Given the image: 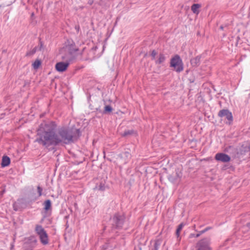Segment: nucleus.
Returning a JSON list of instances; mask_svg holds the SVG:
<instances>
[{
    "instance_id": "1",
    "label": "nucleus",
    "mask_w": 250,
    "mask_h": 250,
    "mask_svg": "<svg viewBox=\"0 0 250 250\" xmlns=\"http://www.w3.org/2000/svg\"><path fill=\"white\" fill-rule=\"evenodd\" d=\"M54 121L42 123L37 130L35 142L45 148L60 144L69 145L76 142L81 135L79 129L62 126L57 129Z\"/></svg>"
},
{
    "instance_id": "2",
    "label": "nucleus",
    "mask_w": 250,
    "mask_h": 250,
    "mask_svg": "<svg viewBox=\"0 0 250 250\" xmlns=\"http://www.w3.org/2000/svg\"><path fill=\"white\" fill-rule=\"evenodd\" d=\"M125 221V215L124 213L116 212L111 218L112 229H120Z\"/></svg>"
},
{
    "instance_id": "3",
    "label": "nucleus",
    "mask_w": 250,
    "mask_h": 250,
    "mask_svg": "<svg viewBox=\"0 0 250 250\" xmlns=\"http://www.w3.org/2000/svg\"><path fill=\"white\" fill-rule=\"evenodd\" d=\"M35 231L39 236L41 243L43 245H46L49 243L48 236L43 227L41 225H36Z\"/></svg>"
},
{
    "instance_id": "4",
    "label": "nucleus",
    "mask_w": 250,
    "mask_h": 250,
    "mask_svg": "<svg viewBox=\"0 0 250 250\" xmlns=\"http://www.w3.org/2000/svg\"><path fill=\"white\" fill-rule=\"evenodd\" d=\"M170 66L173 67L174 70L178 73L184 69L182 60L178 55H176L171 59Z\"/></svg>"
},
{
    "instance_id": "5",
    "label": "nucleus",
    "mask_w": 250,
    "mask_h": 250,
    "mask_svg": "<svg viewBox=\"0 0 250 250\" xmlns=\"http://www.w3.org/2000/svg\"><path fill=\"white\" fill-rule=\"evenodd\" d=\"M210 245V238L205 237L197 242L195 248L196 250H212Z\"/></svg>"
},
{
    "instance_id": "6",
    "label": "nucleus",
    "mask_w": 250,
    "mask_h": 250,
    "mask_svg": "<svg viewBox=\"0 0 250 250\" xmlns=\"http://www.w3.org/2000/svg\"><path fill=\"white\" fill-rule=\"evenodd\" d=\"M37 240L35 236L32 235L24 238L23 245L24 250H33L37 246Z\"/></svg>"
},
{
    "instance_id": "7",
    "label": "nucleus",
    "mask_w": 250,
    "mask_h": 250,
    "mask_svg": "<svg viewBox=\"0 0 250 250\" xmlns=\"http://www.w3.org/2000/svg\"><path fill=\"white\" fill-rule=\"evenodd\" d=\"M218 116L221 118L225 117L229 121V124H230V123L233 121V116L231 112L227 109H223L220 110L218 113Z\"/></svg>"
},
{
    "instance_id": "8",
    "label": "nucleus",
    "mask_w": 250,
    "mask_h": 250,
    "mask_svg": "<svg viewBox=\"0 0 250 250\" xmlns=\"http://www.w3.org/2000/svg\"><path fill=\"white\" fill-rule=\"evenodd\" d=\"M215 159L219 162L227 163L230 161V157L224 153H217L215 156Z\"/></svg>"
},
{
    "instance_id": "9",
    "label": "nucleus",
    "mask_w": 250,
    "mask_h": 250,
    "mask_svg": "<svg viewBox=\"0 0 250 250\" xmlns=\"http://www.w3.org/2000/svg\"><path fill=\"white\" fill-rule=\"evenodd\" d=\"M69 65V62H59L56 64L55 68L58 72H62L67 69Z\"/></svg>"
},
{
    "instance_id": "10",
    "label": "nucleus",
    "mask_w": 250,
    "mask_h": 250,
    "mask_svg": "<svg viewBox=\"0 0 250 250\" xmlns=\"http://www.w3.org/2000/svg\"><path fill=\"white\" fill-rule=\"evenodd\" d=\"M224 151L232 154L234 157H237L238 149L233 146H228L224 149Z\"/></svg>"
},
{
    "instance_id": "11",
    "label": "nucleus",
    "mask_w": 250,
    "mask_h": 250,
    "mask_svg": "<svg viewBox=\"0 0 250 250\" xmlns=\"http://www.w3.org/2000/svg\"><path fill=\"white\" fill-rule=\"evenodd\" d=\"M250 151V147L248 145H243L241 146L239 150L237 151V157L240 155H246L247 153L249 152Z\"/></svg>"
},
{
    "instance_id": "12",
    "label": "nucleus",
    "mask_w": 250,
    "mask_h": 250,
    "mask_svg": "<svg viewBox=\"0 0 250 250\" xmlns=\"http://www.w3.org/2000/svg\"><path fill=\"white\" fill-rule=\"evenodd\" d=\"M201 56L200 55L191 58L190 59V64L193 67H198L200 64V60Z\"/></svg>"
},
{
    "instance_id": "13",
    "label": "nucleus",
    "mask_w": 250,
    "mask_h": 250,
    "mask_svg": "<svg viewBox=\"0 0 250 250\" xmlns=\"http://www.w3.org/2000/svg\"><path fill=\"white\" fill-rule=\"evenodd\" d=\"M166 60V57L163 53L159 54L158 58L155 60V63L156 64H162Z\"/></svg>"
},
{
    "instance_id": "14",
    "label": "nucleus",
    "mask_w": 250,
    "mask_h": 250,
    "mask_svg": "<svg viewBox=\"0 0 250 250\" xmlns=\"http://www.w3.org/2000/svg\"><path fill=\"white\" fill-rule=\"evenodd\" d=\"M10 163V159L7 156H4L2 159L1 165L2 167H5L9 165Z\"/></svg>"
},
{
    "instance_id": "15",
    "label": "nucleus",
    "mask_w": 250,
    "mask_h": 250,
    "mask_svg": "<svg viewBox=\"0 0 250 250\" xmlns=\"http://www.w3.org/2000/svg\"><path fill=\"white\" fill-rule=\"evenodd\" d=\"M184 225H185V224L183 223H181L178 226L176 230L175 234H176L177 239L179 241L181 240V237L180 236V232L182 230Z\"/></svg>"
},
{
    "instance_id": "16",
    "label": "nucleus",
    "mask_w": 250,
    "mask_h": 250,
    "mask_svg": "<svg viewBox=\"0 0 250 250\" xmlns=\"http://www.w3.org/2000/svg\"><path fill=\"white\" fill-rule=\"evenodd\" d=\"M67 48L70 55H73L74 53L78 50V49L75 47V45L74 44H71L69 45Z\"/></svg>"
},
{
    "instance_id": "17",
    "label": "nucleus",
    "mask_w": 250,
    "mask_h": 250,
    "mask_svg": "<svg viewBox=\"0 0 250 250\" xmlns=\"http://www.w3.org/2000/svg\"><path fill=\"white\" fill-rule=\"evenodd\" d=\"M62 59L64 60L65 62H69L73 60L72 55H70L69 52H68L64 55L62 56Z\"/></svg>"
},
{
    "instance_id": "18",
    "label": "nucleus",
    "mask_w": 250,
    "mask_h": 250,
    "mask_svg": "<svg viewBox=\"0 0 250 250\" xmlns=\"http://www.w3.org/2000/svg\"><path fill=\"white\" fill-rule=\"evenodd\" d=\"M44 209L45 211H48L51 209V202L50 200H46L43 203Z\"/></svg>"
},
{
    "instance_id": "19",
    "label": "nucleus",
    "mask_w": 250,
    "mask_h": 250,
    "mask_svg": "<svg viewBox=\"0 0 250 250\" xmlns=\"http://www.w3.org/2000/svg\"><path fill=\"white\" fill-rule=\"evenodd\" d=\"M200 7L201 5L199 4H193L191 7V9L193 13L198 14L199 13L198 9Z\"/></svg>"
},
{
    "instance_id": "20",
    "label": "nucleus",
    "mask_w": 250,
    "mask_h": 250,
    "mask_svg": "<svg viewBox=\"0 0 250 250\" xmlns=\"http://www.w3.org/2000/svg\"><path fill=\"white\" fill-rule=\"evenodd\" d=\"M106 188V186L104 183L100 182L99 184H97L95 189H97L100 191H104L105 190Z\"/></svg>"
},
{
    "instance_id": "21",
    "label": "nucleus",
    "mask_w": 250,
    "mask_h": 250,
    "mask_svg": "<svg viewBox=\"0 0 250 250\" xmlns=\"http://www.w3.org/2000/svg\"><path fill=\"white\" fill-rule=\"evenodd\" d=\"M211 229H212V227H207L204 229L199 231V232L196 234L195 237H196V238L199 237L201 235H202V234L205 233L206 232H207V231H208Z\"/></svg>"
},
{
    "instance_id": "22",
    "label": "nucleus",
    "mask_w": 250,
    "mask_h": 250,
    "mask_svg": "<svg viewBox=\"0 0 250 250\" xmlns=\"http://www.w3.org/2000/svg\"><path fill=\"white\" fill-rule=\"evenodd\" d=\"M113 109L110 105H107L104 107V109L103 111L104 114H108L112 112Z\"/></svg>"
},
{
    "instance_id": "23",
    "label": "nucleus",
    "mask_w": 250,
    "mask_h": 250,
    "mask_svg": "<svg viewBox=\"0 0 250 250\" xmlns=\"http://www.w3.org/2000/svg\"><path fill=\"white\" fill-rule=\"evenodd\" d=\"M41 64V62L39 60H36L32 64L34 69H38Z\"/></svg>"
},
{
    "instance_id": "24",
    "label": "nucleus",
    "mask_w": 250,
    "mask_h": 250,
    "mask_svg": "<svg viewBox=\"0 0 250 250\" xmlns=\"http://www.w3.org/2000/svg\"><path fill=\"white\" fill-rule=\"evenodd\" d=\"M134 131L133 130H127L124 131L123 134H122V136L125 137L128 135H132L134 133Z\"/></svg>"
},
{
    "instance_id": "25",
    "label": "nucleus",
    "mask_w": 250,
    "mask_h": 250,
    "mask_svg": "<svg viewBox=\"0 0 250 250\" xmlns=\"http://www.w3.org/2000/svg\"><path fill=\"white\" fill-rule=\"evenodd\" d=\"M161 245V242L159 240L155 241L154 245V250H158L160 246Z\"/></svg>"
},
{
    "instance_id": "26",
    "label": "nucleus",
    "mask_w": 250,
    "mask_h": 250,
    "mask_svg": "<svg viewBox=\"0 0 250 250\" xmlns=\"http://www.w3.org/2000/svg\"><path fill=\"white\" fill-rule=\"evenodd\" d=\"M36 50H37V47H35L32 50H31L29 52H27L26 54V56H32V55H34L36 53Z\"/></svg>"
},
{
    "instance_id": "27",
    "label": "nucleus",
    "mask_w": 250,
    "mask_h": 250,
    "mask_svg": "<svg viewBox=\"0 0 250 250\" xmlns=\"http://www.w3.org/2000/svg\"><path fill=\"white\" fill-rule=\"evenodd\" d=\"M157 54V52L155 50H153L151 51L150 56L151 57V60H155V57L156 55Z\"/></svg>"
},
{
    "instance_id": "28",
    "label": "nucleus",
    "mask_w": 250,
    "mask_h": 250,
    "mask_svg": "<svg viewBox=\"0 0 250 250\" xmlns=\"http://www.w3.org/2000/svg\"><path fill=\"white\" fill-rule=\"evenodd\" d=\"M37 191L38 193V196L40 197L42 195V188L40 186L37 187Z\"/></svg>"
},
{
    "instance_id": "29",
    "label": "nucleus",
    "mask_w": 250,
    "mask_h": 250,
    "mask_svg": "<svg viewBox=\"0 0 250 250\" xmlns=\"http://www.w3.org/2000/svg\"><path fill=\"white\" fill-rule=\"evenodd\" d=\"M243 229L246 230H250V222L248 223L243 227Z\"/></svg>"
},
{
    "instance_id": "30",
    "label": "nucleus",
    "mask_w": 250,
    "mask_h": 250,
    "mask_svg": "<svg viewBox=\"0 0 250 250\" xmlns=\"http://www.w3.org/2000/svg\"><path fill=\"white\" fill-rule=\"evenodd\" d=\"M195 235H196V234H195L194 233H190L189 235V238H191L193 237H195Z\"/></svg>"
},
{
    "instance_id": "31",
    "label": "nucleus",
    "mask_w": 250,
    "mask_h": 250,
    "mask_svg": "<svg viewBox=\"0 0 250 250\" xmlns=\"http://www.w3.org/2000/svg\"><path fill=\"white\" fill-rule=\"evenodd\" d=\"M42 46H43V43L42 42H40V50H42Z\"/></svg>"
},
{
    "instance_id": "32",
    "label": "nucleus",
    "mask_w": 250,
    "mask_h": 250,
    "mask_svg": "<svg viewBox=\"0 0 250 250\" xmlns=\"http://www.w3.org/2000/svg\"><path fill=\"white\" fill-rule=\"evenodd\" d=\"M5 192V189H3V190H2L1 191H0V194L1 195H3V194Z\"/></svg>"
},
{
    "instance_id": "33",
    "label": "nucleus",
    "mask_w": 250,
    "mask_h": 250,
    "mask_svg": "<svg viewBox=\"0 0 250 250\" xmlns=\"http://www.w3.org/2000/svg\"><path fill=\"white\" fill-rule=\"evenodd\" d=\"M75 29L77 30V32H79L80 30V26L79 25L75 26Z\"/></svg>"
},
{
    "instance_id": "34",
    "label": "nucleus",
    "mask_w": 250,
    "mask_h": 250,
    "mask_svg": "<svg viewBox=\"0 0 250 250\" xmlns=\"http://www.w3.org/2000/svg\"><path fill=\"white\" fill-rule=\"evenodd\" d=\"M65 226H66V228H68V227H69V225H68V221L66 222V223L65 224Z\"/></svg>"
},
{
    "instance_id": "35",
    "label": "nucleus",
    "mask_w": 250,
    "mask_h": 250,
    "mask_svg": "<svg viewBox=\"0 0 250 250\" xmlns=\"http://www.w3.org/2000/svg\"><path fill=\"white\" fill-rule=\"evenodd\" d=\"M220 28L221 30H223V29H224V27H223L222 25H221V26L220 27Z\"/></svg>"
},
{
    "instance_id": "36",
    "label": "nucleus",
    "mask_w": 250,
    "mask_h": 250,
    "mask_svg": "<svg viewBox=\"0 0 250 250\" xmlns=\"http://www.w3.org/2000/svg\"><path fill=\"white\" fill-rule=\"evenodd\" d=\"M14 209L15 210L17 211V209L15 208V206H14Z\"/></svg>"
}]
</instances>
